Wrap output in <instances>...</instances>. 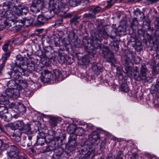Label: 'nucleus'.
Returning <instances> with one entry per match:
<instances>
[{"mask_svg":"<svg viewBox=\"0 0 159 159\" xmlns=\"http://www.w3.org/2000/svg\"><path fill=\"white\" fill-rule=\"evenodd\" d=\"M89 0H70L69 4L72 7H75L80 4L82 2H85L86 3L89 2Z\"/></svg>","mask_w":159,"mask_h":159,"instance_id":"6ab92c4d","label":"nucleus"},{"mask_svg":"<svg viewBox=\"0 0 159 159\" xmlns=\"http://www.w3.org/2000/svg\"><path fill=\"white\" fill-rule=\"evenodd\" d=\"M58 119L56 117H52L49 120V123L50 126L52 127H55L57 125Z\"/></svg>","mask_w":159,"mask_h":159,"instance_id":"393cba45","label":"nucleus"},{"mask_svg":"<svg viewBox=\"0 0 159 159\" xmlns=\"http://www.w3.org/2000/svg\"><path fill=\"white\" fill-rule=\"evenodd\" d=\"M64 49H60L58 51V54L59 56L60 57V59H63V61L60 62L61 63H64L65 61V57L64 56Z\"/></svg>","mask_w":159,"mask_h":159,"instance_id":"a878e982","label":"nucleus"},{"mask_svg":"<svg viewBox=\"0 0 159 159\" xmlns=\"http://www.w3.org/2000/svg\"><path fill=\"white\" fill-rule=\"evenodd\" d=\"M69 140L68 146L66 148V151L69 153L75 150V149L77 145L76 142L77 135L76 134L70 135Z\"/></svg>","mask_w":159,"mask_h":159,"instance_id":"39448f33","label":"nucleus"},{"mask_svg":"<svg viewBox=\"0 0 159 159\" xmlns=\"http://www.w3.org/2000/svg\"><path fill=\"white\" fill-rule=\"evenodd\" d=\"M52 49V47L51 46H46L44 48L43 50L45 53L50 52Z\"/></svg>","mask_w":159,"mask_h":159,"instance_id":"bf43d9fd","label":"nucleus"},{"mask_svg":"<svg viewBox=\"0 0 159 159\" xmlns=\"http://www.w3.org/2000/svg\"><path fill=\"white\" fill-rule=\"evenodd\" d=\"M8 87H10L11 89H14L16 86L15 82L14 80H11L9 81L7 84Z\"/></svg>","mask_w":159,"mask_h":159,"instance_id":"c03bdc74","label":"nucleus"},{"mask_svg":"<svg viewBox=\"0 0 159 159\" xmlns=\"http://www.w3.org/2000/svg\"><path fill=\"white\" fill-rule=\"evenodd\" d=\"M101 8L99 6H89L88 9V11L89 12H93V14L96 15V14L99 12L101 10Z\"/></svg>","mask_w":159,"mask_h":159,"instance_id":"aec40b11","label":"nucleus"},{"mask_svg":"<svg viewBox=\"0 0 159 159\" xmlns=\"http://www.w3.org/2000/svg\"><path fill=\"white\" fill-rule=\"evenodd\" d=\"M21 9L22 12V15H26L28 13L29 8L28 7L25 6H21Z\"/></svg>","mask_w":159,"mask_h":159,"instance_id":"de8ad7c7","label":"nucleus"},{"mask_svg":"<svg viewBox=\"0 0 159 159\" xmlns=\"http://www.w3.org/2000/svg\"><path fill=\"white\" fill-rule=\"evenodd\" d=\"M44 0H34L33 3L41 8L43 7Z\"/></svg>","mask_w":159,"mask_h":159,"instance_id":"e433bc0d","label":"nucleus"},{"mask_svg":"<svg viewBox=\"0 0 159 159\" xmlns=\"http://www.w3.org/2000/svg\"><path fill=\"white\" fill-rule=\"evenodd\" d=\"M67 3L68 0H59L53 7L55 9L57 8L59 11L65 13L68 10Z\"/></svg>","mask_w":159,"mask_h":159,"instance_id":"0eeeda50","label":"nucleus"},{"mask_svg":"<svg viewBox=\"0 0 159 159\" xmlns=\"http://www.w3.org/2000/svg\"><path fill=\"white\" fill-rule=\"evenodd\" d=\"M16 62L14 64V67H16L17 66H20V62L22 61L24 59V58L23 57L20 55H17L16 56Z\"/></svg>","mask_w":159,"mask_h":159,"instance_id":"c756f323","label":"nucleus"},{"mask_svg":"<svg viewBox=\"0 0 159 159\" xmlns=\"http://www.w3.org/2000/svg\"><path fill=\"white\" fill-rule=\"evenodd\" d=\"M121 91L125 93H127L129 91V88L127 83H122L121 85Z\"/></svg>","mask_w":159,"mask_h":159,"instance_id":"473e14b6","label":"nucleus"},{"mask_svg":"<svg viewBox=\"0 0 159 159\" xmlns=\"http://www.w3.org/2000/svg\"><path fill=\"white\" fill-rule=\"evenodd\" d=\"M9 103V100H0V115L8 112L7 107Z\"/></svg>","mask_w":159,"mask_h":159,"instance_id":"f8f14e48","label":"nucleus"},{"mask_svg":"<svg viewBox=\"0 0 159 159\" xmlns=\"http://www.w3.org/2000/svg\"><path fill=\"white\" fill-rule=\"evenodd\" d=\"M152 103L154 104V106L156 107H158L159 106L158 100H152Z\"/></svg>","mask_w":159,"mask_h":159,"instance_id":"774afa93","label":"nucleus"},{"mask_svg":"<svg viewBox=\"0 0 159 159\" xmlns=\"http://www.w3.org/2000/svg\"><path fill=\"white\" fill-rule=\"evenodd\" d=\"M36 66L33 64L30 63L28 64L27 66V69L32 72L33 71H38L35 68Z\"/></svg>","mask_w":159,"mask_h":159,"instance_id":"c85d7f7f","label":"nucleus"},{"mask_svg":"<svg viewBox=\"0 0 159 159\" xmlns=\"http://www.w3.org/2000/svg\"><path fill=\"white\" fill-rule=\"evenodd\" d=\"M34 19L31 16H28L23 18L19 20V22L21 23L23 26L28 27L31 25L34 21Z\"/></svg>","mask_w":159,"mask_h":159,"instance_id":"ddd939ff","label":"nucleus"},{"mask_svg":"<svg viewBox=\"0 0 159 159\" xmlns=\"http://www.w3.org/2000/svg\"><path fill=\"white\" fill-rule=\"evenodd\" d=\"M19 151L18 148L15 145H12L10 147V152Z\"/></svg>","mask_w":159,"mask_h":159,"instance_id":"13d9d810","label":"nucleus"},{"mask_svg":"<svg viewBox=\"0 0 159 159\" xmlns=\"http://www.w3.org/2000/svg\"><path fill=\"white\" fill-rule=\"evenodd\" d=\"M134 15L139 16L141 14H142L143 17L140 16V18L142 19H145V16L144 14L142 11L139 10V8H137L136 10H134Z\"/></svg>","mask_w":159,"mask_h":159,"instance_id":"f704fd0d","label":"nucleus"},{"mask_svg":"<svg viewBox=\"0 0 159 159\" xmlns=\"http://www.w3.org/2000/svg\"><path fill=\"white\" fill-rule=\"evenodd\" d=\"M54 73L56 79L59 80L62 79V75L61 71L58 70L56 69L54 70Z\"/></svg>","mask_w":159,"mask_h":159,"instance_id":"cd10ccee","label":"nucleus"},{"mask_svg":"<svg viewBox=\"0 0 159 159\" xmlns=\"http://www.w3.org/2000/svg\"><path fill=\"white\" fill-rule=\"evenodd\" d=\"M37 139L38 138H44L45 139V134L42 132L39 133L37 135Z\"/></svg>","mask_w":159,"mask_h":159,"instance_id":"69168bd1","label":"nucleus"},{"mask_svg":"<svg viewBox=\"0 0 159 159\" xmlns=\"http://www.w3.org/2000/svg\"><path fill=\"white\" fill-rule=\"evenodd\" d=\"M92 38L93 40L101 42V37H100L99 34L94 33V34L92 35Z\"/></svg>","mask_w":159,"mask_h":159,"instance_id":"79ce46f5","label":"nucleus"},{"mask_svg":"<svg viewBox=\"0 0 159 159\" xmlns=\"http://www.w3.org/2000/svg\"><path fill=\"white\" fill-rule=\"evenodd\" d=\"M89 140L90 142V145H93V143H95L99 138L98 133L96 131L93 132L89 136Z\"/></svg>","mask_w":159,"mask_h":159,"instance_id":"dca6fc26","label":"nucleus"},{"mask_svg":"<svg viewBox=\"0 0 159 159\" xmlns=\"http://www.w3.org/2000/svg\"><path fill=\"white\" fill-rule=\"evenodd\" d=\"M159 89V77H158L156 81V84L151 88V92L152 93L157 92Z\"/></svg>","mask_w":159,"mask_h":159,"instance_id":"4be33fe9","label":"nucleus"},{"mask_svg":"<svg viewBox=\"0 0 159 159\" xmlns=\"http://www.w3.org/2000/svg\"><path fill=\"white\" fill-rule=\"evenodd\" d=\"M57 132L55 130H51L49 131V135L51 136L50 138V139L48 141L47 140V142H54L55 141H58L59 140H60L61 142L62 141V139H60L61 137L60 135L59 136L55 137V136L56 135Z\"/></svg>","mask_w":159,"mask_h":159,"instance_id":"2eb2a0df","label":"nucleus"},{"mask_svg":"<svg viewBox=\"0 0 159 159\" xmlns=\"http://www.w3.org/2000/svg\"><path fill=\"white\" fill-rule=\"evenodd\" d=\"M19 83L21 84L23 89L26 88L28 86V84L25 80H21V83Z\"/></svg>","mask_w":159,"mask_h":159,"instance_id":"680f3d73","label":"nucleus"},{"mask_svg":"<svg viewBox=\"0 0 159 159\" xmlns=\"http://www.w3.org/2000/svg\"><path fill=\"white\" fill-rule=\"evenodd\" d=\"M20 70L21 71V73H23V75L24 76H27L29 75V73L25 68L20 69Z\"/></svg>","mask_w":159,"mask_h":159,"instance_id":"4d7b16f0","label":"nucleus"},{"mask_svg":"<svg viewBox=\"0 0 159 159\" xmlns=\"http://www.w3.org/2000/svg\"><path fill=\"white\" fill-rule=\"evenodd\" d=\"M148 71L146 66L144 64H142L140 68V73L138 70V67H135L133 72L134 79L138 81L146 80V73Z\"/></svg>","mask_w":159,"mask_h":159,"instance_id":"7ed1b4c3","label":"nucleus"},{"mask_svg":"<svg viewBox=\"0 0 159 159\" xmlns=\"http://www.w3.org/2000/svg\"><path fill=\"white\" fill-rule=\"evenodd\" d=\"M155 27L156 29L155 34H157V31H159V17L157 16L155 17Z\"/></svg>","mask_w":159,"mask_h":159,"instance_id":"72a5a7b5","label":"nucleus"},{"mask_svg":"<svg viewBox=\"0 0 159 159\" xmlns=\"http://www.w3.org/2000/svg\"><path fill=\"white\" fill-rule=\"evenodd\" d=\"M76 128L74 125H70L67 129V131L69 134L70 135L75 134H74L76 132Z\"/></svg>","mask_w":159,"mask_h":159,"instance_id":"5701e85b","label":"nucleus"},{"mask_svg":"<svg viewBox=\"0 0 159 159\" xmlns=\"http://www.w3.org/2000/svg\"><path fill=\"white\" fill-rule=\"evenodd\" d=\"M68 36V38L71 40H73L77 37L75 33L73 30L69 32Z\"/></svg>","mask_w":159,"mask_h":159,"instance_id":"c9c22d12","label":"nucleus"},{"mask_svg":"<svg viewBox=\"0 0 159 159\" xmlns=\"http://www.w3.org/2000/svg\"><path fill=\"white\" fill-rule=\"evenodd\" d=\"M83 18H88V19H92L96 18V15L92 13H86L83 16Z\"/></svg>","mask_w":159,"mask_h":159,"instance_id":"58836bf2","label":"nucleus"},{"mask_svg":"<svg viewBox=\"0 0 159 159\" xmlns=\"http://www.w3.org/2000/svg\"><path fill=\"white\" fill-rule=\"evenodd\" d=\"M61 42L64 46L66 48L67 46L69 44L68 40L67 39L64 38L62 39Z\"/></svg>","mask_w":159,"mask_h":159,"instance_id":"603ef678","label":"nucleus"},{"mask_svg":"<svg viewBox=\"0 0 159 159\" xmlns=\"http://www.w3.org/2000/svg\"><path fill=\"white\" fill-rule=\"evenodd\" d=\"M42 8L32 3L30 7L31 11L34 13H37L40 11Z\"/></svg>","mask_w":159,"mask_h":159,"instance_id":"412c9836","label":"nucleus"},{"mask_svg":"<svg viewBox=\"0 0 159 159\" xmlns=\"http://www.w3.org/2000/svg\"><path fill=\"white\" fill-rule=\"evenodd\" d=\"M85 129V128H84V127H77L76 133H77V134L79 136H82L84 134Z\"/></svg>","mask_w":159,"mask_h":159,"instance_id":"bb28decb","label":"nucleus"},{"mask_svg":"<svg viewBox=\"0 0 159 159\" xmlns=\"http://www.w3.org/2000/svg\"><path fill=\"white\" fill-rule=\"evenodd\" d=\"M14 20L13 19L9 20L8 21L7 20L5 21L4 22V25L7 28L14 26Z\"/></svg>","mask_w":159,"mask_h":159,"instance_id":"7c9ffc66","label":"nucleus"},{"mask_svg":"<svg viewBox=\"0 0 159 159\" xmlns=\"http://www.w3.org/2000/svg\"><path fill=\"white\" fill-rule=\"evenodd\" d=\"M117 31L119 32L124 33L126 31V29L125 28L120 26L118 27Z\"/></svg>","mask_w":159,"mask_h":159,"instance_id":"052dcab7","label":"nucleus"},{"mask_svg":"<svg viewBox=\"0 0 159 159\" xmlns=\"http://www.w3.org/2000/svg\"><path fill=\"white\" fill-rule=\"evenodd\" d=\"M19 151H16V152H8V156L10 157L13 158H15L16 157L18 154Z\"/></svg>","mask_w":159,"mask_h":159,"instance_id":"a18cd8bd","label":"nucleus"},{"mask_svg":"<svg viewBox=\"0 0 159 159\" xmlns=\"http://www.w3.org/2000/svg\"><path fill=\"white\" fill-rule=\"evenodd\" d=\"M80 18V16H74L72 19H70V22L71 23H74L75 25H77L79 24L77 20Z\"/></svg>","mask_w":159,"mask_h":159,"instance_id":"ea45409f","label":"nucleus"},{"mask_svg":"<svg viewBox=\"0 0 159 159\" xmlns=\"http://www.w3.org/2000/svg\"><path fill=\"white\" fill-rule=\"evenodd\" d=\"M126 57L132 60H134L135 59L133 53L130 51H129L127 52Z\"/></svg>","mask_w":159,"mask_h":159,"instance_id":"864d4df0","label":"nucleus"},{"mask_svg":"<svg viewBox=\"0 0 159 159\" xmlns=\"http://www.w3.org/2000/svg\"><path fill=\"white\" fill-rule=\"evenodd\" d=\"M159 0H146V3L148 5L156 3Z\"/></svg>","mask_w":159,"mask_h":159,"instance_id":"e2e57ef3","label":"nucleus"},{"mask_svg":"<svg viewBox=\"0 0 159 159\" xmlns=\"http://www.w3.org/2000/svg\"><path fill=\"white\" fill-rule=\"evenodd\" d=\"M95 148L93 145L85 144L82 146L81 149L77 153L78 158L79 159H88L90 155L94 153Z\"/></svg>","mask_w":159,"mask_h":159,"instance_id":"f03ea898","label":"nucleus"},{"mask_svg":"<svg viewBox=\"0 0 159 159\" xmlns=\"http://www.w3.org/2000/svg\"><path fill=\"white\" fill-rule=\"evenodd\" d=\"M15 129L14 132V136H21V134L23 132V130H21L18 129Z\"/></svg>","mask_w":159,"mask_h":159,"instance_id":"a19ab883","label":"nucleus"},{"mask_svg":"<svg viewBox=\"0 0 159 159\" xmlns=\"http://www.w3.org/2000/svg\"><path fill=\"white\" fill-rule=\"evenodd\" d=\"M46 139L44 138H38L37 139L36 143L37 144L41 146L43 145Z\"/></svg>","mask_w":159,"mask_h":159,"instance_id":"49530a36","label":"nucleus"},{"mask_svg":"<svg viewBox=\"0 0 159 159\" xmlns=\"http://www.w3.org/2000/svg\"><path fill=\"white\" fill-rule=\"evenodd\" d=\"M27 60L26 58H25V59H23L22 61H21L20 62V64L19 66H17L16 67H18V68L20 69H21L22 68H23L21 66L23 67L24 66H27V65L28 64V63L27 62Z\"/></svg>","mask_w":159,"mask_h":159,"instance_id":"4c0bfd02","label":"nucleus"},{"mask_svg":"<svg viewBox=\"0 0 159 159\" xmlns=\"http://www.w3.org/2000/svg\"><path fill=\"white\" fill-rule=\"evenodd\" d=\"M85 128H86V130H88V129H94V127L92 124H86Z\"/></svg>","mask_w":159,"mask_h":159,"instance_id":"338daca9","label":"nucleus"},{"mask_svg":"<svg viewBox=\"0 0 159 159\" xmlns=\"http://www.w3.org/2000/svg\"><path fill=\"white\" fill-rule=\"evenodd\" d=\"M9 107L15 108L18 112L22 114L25 113L26 108L23 104L20 102H12L8 106Z\"/></svg>","mask_w":159,"mask_h":159,"instance_id":"9d476101","label":"nucleus"},{"mask_svg":"<svg viewBox=\"0 0 159 159\" xmlns=\"http://www.w3.org/2000/svg\"><path fill=\"white\" fill-rule=\"evenodd\" d=\"M99 33L104 38L107 39L108 38V35L104 28H102L100 29Z\"/></svg>","mask_w":159,"mask_h":159,"instance_id":"2f4dec72","label":"nucleus"},{"mask_svg":"<svg viewBox=\"0 0 159 159\" xmlns=\"http://www.w3.org/2000/svg\"><path fill=\"white\" fill-rule=\"evenodd\" d=\"M2 7L3 11L7 15L8 18L11 17V15L12 12L14 7L15 8V13L18 16L22 15L21 9V6L17 4L18 0H5Z\"/></svg>","mask_w":159,"mask_h":159,"instance_id":"f257e3e1","label":"nucleus"},{"mask_svg":"<svg viewBox=\"0 0 159 159\" xmlns=\"http://www.w3.org/2000/svg\"><path fill=\"white\" fill-rule=\"evenodd\" d=\"M8 74L10 75L11 79L14 80H17L19 83H21V80L22 79V74L18 70H12L8 72Z\"/></svg>","mask_w":159,"mask_h":159,"instance_id":"9b49d317","label":"nucleus"},{"mask_svg":"<svg viewBox=\"0 0 159 159\" xmlns=\"http://www.w3.org/2000/svg\"><path fill=\"white\" fill-rule=\"evenodd\" d=\"M47 2H48V8L49 10H51L53 11V13H58L60 12H61V11H59L57 8H56L53 7V6L54 5L56 4L57 2L55 3L54 2V0H46Z\"/></svg>","mask_w":159,"mask_h":159,"instance_id":"a211bd4d","label":"nucleus"},{"mask_svg":"<svg viewBox=\"0 0 159 159\" xmlns=\"http://www.w3.org/2000/svg\"><path fill=\"white\" fill-rule=\"evenodd\" d=\"M14 93V89H7L5 92V95L2 94L0 96V99H7L13 98V93Z\"/></svg>","mask_w":159,"mask_h":159,"instance_id":"4468645a","label":"nucleus"},{"mask_svg":"<svg viewBox=\"0 0 159 159\" xmlns=\"http://www.w3.org/2000/svg\"><path fill=\"white\" fill-rule=\"evenodd\" d=\"M102 54L103 57L106 59V61L113 64L115 61L113 55L111 53L110 50L107 47L103 46Z\"/></svg>","mask_w":159,"mask_h":159,"instance_id":"423d86ee","label":"nucleus"},{"mask_svg":"<svg viewBox=\"0 0 159 159\" xmlns=\"http://www.w3.org/2000/svg\"><path fill=\"white\" fill-rule=\"evenodd\" d=\"M53 77V75L51 71L47 70H45L41 72L40 78L43 83H46L52 80Z\"/></svg>","mask_w":159,"mask_h":159,"instance_id":"6e6552de","label":"nucleus"},{"mask_svg":"<svg viewBox=\"0 0 159 159\" xmlns=\"http://www.w3.org/2000/svg\"><path fill=\"white\" fill-rule=\"evenodd\" d=\"M77 37L73 41L74 46L76 48H79L80 47V41L77 39Z\"/></svg>","mask_w":159,"mask_h":159,"instance_id":"8fccbe9b","label":"nucleus"},{"mask_svg":"<svg viewBox=\"0 0 159 159\" xmlns=\"http://www.w3.org/2000/svg\"><path fill=\"white\" fill-rule=\"evenodd\" d=\"M51 12H49L47 16L44 15H39L37 18V25L39 26H41L48 22L49 19H51V18L53 17V16H50L49 15L51 14Z\"/></svg>","mask_w":159,"mask_h":159,"instance_id":"1a4fd4ad","label":"nucleus"},{"mask_svg":"<svg viewBox=\"0 0 159 159\" xmlns=\"http://www.w3.org/2000/svg\"><path fill=\"white\" fill-rule=\"evenodd\" d=\"M119 43L118 40H114L111 43V46L113 47V49L116 52L119 50Z\"/></svg>","mask_w":159,"mask_h":159,"instance_id":"b1692460","label":"nucleus"},{"mask_svg":"<svg viewBox=\"0 0 159 159\" xmlns=\"http://www.w3.org/2000/svg\"><path fill=\"white\" fill-rule=\"evenodd\" d=\"M15 88L14 89L15 90H18L19 92L20 90H21L22 89H23L21 84H17Z\"/></svg>","mask_w":159,"mask_h":159,"instance_id":"0e129e2a","label":"nucleus"},{"mask_svg":"<svg viewBox=\"0 0 159 159\" xmlns=\"http://www.w3.org/2000/svg\"><path fill=\"white\" fill-rule=\"evenodd\" d=\"M10 41H8L4 44L2 46V49L5 52H7L8 49V48Z\"/></svg>","mask_w":159,"mask_h":159,"instance_id":"37998d69","label":"nucleus"},{"mask_svg":"<svg viewBox=\"0 0 159 159\" xmlns=\"http://www.w3.org/2000/svg\"><path fill=\"white\" fill-rule=\"evenodd\" d=\"M92 68L93 71L96 74H98L103 71V68L100 66L99 64L93 63L92 64Z\"/></svg>","mask_w":159,"mask_h":159,"instance_id":"f3484780","label":"nucleus"},{"mask_svg":"<svg viewBox=\"0 0 159 159\" xmlns=\"http://www.w3.org/2000/svg\"><path fill=\"white\" fill-rule=\"evenodd\" d=\"M13 99L17 98L20 96V92L18 90L14 89V93H13Z\"/></svg>","mask_w":159,"mask_h":159,"instance_id":"3c124183","label":"nucleus"},{"mask_svg":"<svg viewBox=\"0 0 159 159\" xmlns=\"http://www.w3.org/2000/svg\"><path fill=\"white\" fill-rule=\"evenodd\" d=\"M125 73L127 74L132 72V68L129 65H126L125 67Z\"/></svg>","mask_w":159,"mask_h":159,"instance_id":"5fc2aeb1","label":"nucleus"},{"mask_svg":"<svg viewBox=\"0 0 159 159\" xmlns=\"http://www.w3.org/2000/svg\"><path fill=\"white\" fill-rule=\"evenodd\" d=\"M10 126L12 129H18L23 130V132L25 133L31 132L30 124L28 123L25 124L22 120H18L11 123Z\"/></svg>","mask_w":159,"mask_h":159,"instance_id":"20e7f679","label":"nucleus"},{"mask_svg":"<svg viewBox=\"0 0 159 159\" xmlns=\"http://www.w3.org/2000/svg\"><path fill=\"white\" fill-rule=\"evenodd\" d=\"M10 52H9L5 53L2 57V62H4L7 60V58L10 56Z\"/></svg>","mask_w":159,"mask_h":159,"instance_id":"09e8293b","label":"nucleus"},{"mask_svg":"<svg viewBox=\"0 0 159 159\" xmlns=\"http://www.w3.org/2000/svg\"><path fill=\"white\" fill-rule=\"evenodd\" d=\"M37 55L41 58H44L46 56V55L43 53V51L41 50L38 51Z\"/></svg>","mask_w":159,"mask_h":159,"instance_id":"6e6d98bb","label":"nucleus"}]
</instances>
